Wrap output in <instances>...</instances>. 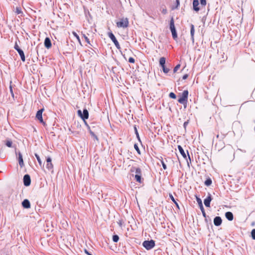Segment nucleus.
Listing matches in <instances>:
<instances>
[{
	"label": "nucleus",
	"mask_w": 255,
	"mask_h": 255,
	"mask_svg": "<svg viewBox=\"0 0 255 255\" xmlns=\"http://www.w3.org/2000/svg\"><path fill=\"white\" fill-rule=\"evenodd\" d=\"M128 18H123L120 21L117 22V26L119 28H126L128 25Z\"/></svg>",
	"instance_id": "1"
},
{
	"label": "nucleus",
	"mask_w": 255,
	"mask_h": 255,
	"mask_svg": "<svg viewBox=\"0 0 255 255\" xmlns=\"http://www.w3.org/2000/svg\"><path fill=\"white\" fill-rule=\"evenodd\" d=\"M142 246L147 250H150L155 246V242L152 240L150 241H145L143 242Z\"/></svg>",
	"instance_id": "2"
},
{
	"label": "nucleus",
	"mask_w": 255,
	"mask_h": 255,
	"mask_svg": "<svg viewBox=\"0 0 255 255\" xmlns=\"http://www.w3.org/2000/svg\"><path fill=\"white\" fill-rule=\"evenodd\" d=\"M188 91H184L182 94L181 97L178 100V102L182 104H186L188 99Z\"/></svg>",
	"instance_id": "3"
},
{
	"label": "nucleus",
	"mask_w": 255,
	"mask_h": 255,
	"mask_svg": "<svg viewBox=\"0 0 255 255\" xmlns=\"http://www.w3.org/2000/svg\"><path fill=\"white\" fill-rule=\"evenodd\" d=\"M170 29L172 33V35L174 39L177 38V34L176 31L175 27L174 25L173 18H172L170 22Z\"/></svg>",
	"instance_id": "4"
},
{
	"label": "nucleus",
	"mask_w": 255,
	"mask_h": 255,
	"mask_svg": "<svg viewBox=\"0 0 255 255\" xmlns=\"http://www.w3.org/2000/svg\"><path fill=\"white\" fill-rule=\"evenodd\" d=\"M78 114L83 120L87 119L89 117V113L87 110L86 109H84L83 112H82L81 110H78Z\"/></svg>",
	"instance_id": "5"
},
{
	"label": "nucleus",
	"mask_w": 255,
	"mask_h": 255,
	"mask_svg": "<svg viewBox=\"0 0 255 255\" xmlns=\"http://www.w3.org/2000/svg\"><path fill=\"white\" fill-rule=\"evenodd\" d=\"M108 35H109V37H110V38L114 42V43L115 44V45L116 47L117 48V49H120V48H121L120 45L118 41H117V39L116 38L115 35L112 32H109L108 33Z\"/></svg>",
	"instance_id": "6"
},
{
	"label": "nucleus",
	"mask_w": 255,
	"mask_h": 255,
	"mask_svg": "<svg viewBox=\"0 0 255 255\" xmlns=\"http://www.w3.org/2000/svg\"><path fill=\"white\" fill-rule=\"evenodd\" d=\"M135 175V180L139 182H141V170L140 168H138L137 170H136Z\"/></svg>",
	"instance_id": "7"
},
{
	"label": "nucleus",
	"mask_w": 255,
	"mask_h": 255,
	"mask_svg": "<svg viewBox=\"0 0 255 255\" xmlns=\"http://www.w3.org/2000/svg\"><path fill=\"white\" fill-rule=\"evenodd\" d=\"M31 179L28 174H25L23 176V184L25 186H28L30 185Z\"/></svg>",
	"instance_id": "8"
},
{
	"label": "nucleus",
	"mask_w": 255,
	"mask_h": 255,
	"mask_svg": "<svg viewBox=\"0 0 255 255\" xmlns=\"http://www.w3.org/2000/svg\"><path fill=\"white\" fill-rule=\"evenodd\" d=\"M44 109H42L40 110H39L37 112V114H36V118L37 119V120H38L41 123H43V125L45 126V124L44 123H43V119H42V113H43V111Z\"/></svg>",
	"instance_id": "9"
},
{
	"label": "nucleus",
	"mask_w": 255,
	"mask_h": 255,
	"mask_svg": "<svg viewBox=\"0 0 255 255\" xmlns=\"http://www.w3.org/2000/svg\"><path fill=\"white\" fill-rule=\"evenodd\" d=\"M222 222V220L221 218L219 216H216L214 219V224L216 226H219L221 225Z\"/></svg>",
	"instance_id": "10"
},
{
	"label": "nucleus",
	"mask_w": 255,
	"mask_h": 255,
	"mask_svg": "<svg viewBox=\"0 0 255 255\" xmlns=\"http://www.w3.org/2000/svg\"><path fill=\"white\" fill-rule=\"evenodd\" d=\"M22 206L24 208L29 209L30 208V203L28 199H24L22 202Z\"/></svg>",
	"instance_id": "11"
},
{
	"label": "nucleus",
	"mask_w": 255,
	"mask_h": 255,
	"mask_svg": "<svg viewBox=\"0 0 255 255\" xmlns=\"http://www.w3.org/2000/svg\"><path fill=\"white\" fill-rule=\"evenodd\" d=\"M212 198L210 194H209V196L205 199H204V203L207 207H209L210 206V202Z\"/></svg>",
	"instance_id": "12"
},
{
	"label": "nucleus",
	"mask_w": 255,
	"mask_h": 255,
	"mask_svg": "<svg viewBox=\"0 0 255 255\" xmlns=\"http://www.w3.org/2000/svg\"><path fill=\"white\" fill-rule=\"evenodd\" d=\"M18 163L20 165V166L21 167H23V165H24V163H23V157H22V154L19 152L18 153Z\"/></svg>",
	"instance_id": "13"
},
{
	"label": "nucleus",
	"mask_w": 255,
	"mask_h": 255,
	"mask_svg": "<svg viewBox=\"0 0 255 255\" xmlns=\"http://www.w3.org/2000/svg\"><path fill=\"white\" fill-rule=\"evenodd\" d=\"M44 46L49 49L51 47V42L49 38L46 37L44 40Z\"/></svg>",
	"instance_id": "14"
},
{
	"label": "nucleus",
	"mask_w": 255,
	"mask_h": 255,
	"mask_svg": "<svg viewBox=\"0 0 255 255\" xmlns=\"http://www.w3.org/2000/svg\"><path fill=\"white\" fill-rule=\"evenodd\" d=\"M199 1L198 0H193V6L194 10L198 11L199 10V7H198Z\"/></svg>",
	"instance_id": "15"
},
{
	"label": "nucleus",
	"mask_w": 255,
	"mask_h": 255,
	"mask_svg": "<svg viewBox=\"0 0 255 255\" xmlns=\"http://www.w3.org/2000/svg\"><path fill=\"white\" fill-rule=\"evenodd\" d=\"M225 217H226V218L231 221L233 220L234 219V216H233V214L232 212H227L225 213Z\"/></svg>",
	"instance_id": "16"
},
{
	"label": "nucleus",
	"mask_w": 255,
	"mask_h": 255,
	"mask_svg": "<svg viewBox=\"0 0 255 255\" xmlns=\"http://www.w3.org/2000/svg\"><path fill=\"white\" fill-rule=\"evenodd\" d=\"M194 32H195V29H194V25L191 24L190 34H191V39H192L193 43L194 42Z\"/></svg>",
	"instance_id": "17"
},
{
	"label": "nucleus",
	"mask_w": 255,
	"mask_h": 255,
	"mask_svg": "<svg viewBox=\"0 0 255 255\" xmlns=\"http://www.w3.org/2000/svg\"><path fill=\"white\" fill-rule=\"evenodd\" d=\"M17 51L19 53V55L20 56L21 60L22 61L24 62L25 61V55H24V52L22 51V50H21V49H17Z\"/></svg>",
	"instance_id": "18"
},
{
	"label": "nucleus",
	"mask_w": 255,
	"mask_h": 255,
	"mask_svg": "<svg viewBox=\"0 0 255 255\" xmlns=\"http://www.w3.org/2000/svg\"><path fill=\"white\" fill-rule=\"evenodd\" d=\"M178 150L180 152V153H181V154L182 155V156L184 158H186V153L184 150V149H183V148L182 147V146L181 145H178Z\"/></svg>",
	"instance_id": "19"
},
{
	"label": "nucleus",
	"mask_w": 255,
	"mask_h": 255,
	"mask_svg": "<svg viewBox=\"0 0 255 255\" xmlns=\"http://www.w3.org/2000/svg\"><path fill=\"white\" fill-rule=\"evenodd\" d=\"M46 168L49 170L50 171L53 169V164L51 162H46Z\"/></svg>",
	"instance_id": "20"
},
{
	"label": "nucleus",
	"mask_w": 255,
	"mask_h": 255,
	"mask_svg": "<svg viewBox=\"0 0 255 255\" xmlns=\"http://www.w3.org/2000/svg\"><path fill=\"white\" fill-rule=\"evenodd\" d=\"M165 58L164 57H161L159 59V64L161 67L165 66Z\"/></svg>",
	"instance_id": "21"
},
{
	"label": "nucleus",
	"mask_w": 255,
	"mask_h": 255,
	"mask_svg": "<svg viewBox=\"0 0 255 255\" xmlns=\"http://www.w3.org/2000/svg\"><path fill=\"white\" fill-rule=\"evenodd\" d=\"M212 182V180L210 178H208L205 180L204 183L205 185H206L207 186H209L210 185H211Z\"/></svg>",
	"instance_id": "22"
},
{
	"label": "nucleus",
	"mask_w": 255,
	"mask_h": 255,
	"mask_svg": "<svg viewBox=\"0 0 255 255\" xmlns=\"http://www.w3.org/2000/svg\"><path fill=\"white\" fill-rule=\"evenodd\" d=\"M169 197L170 198L171 200L175 203V204L176 205V207L178 208H179V205L178 204V203H177V202L175 201L174 198L173 197V195L171 194H169Z\"/></svg>",
	"instance_id": "23"
},
{
	"label": "nucleus",
	"mask_w": 255,
	"mask_h": 255,
	"mask_svg": "<svg viewBox=\"0 0 255 255\" xmlns=\"http://www.w3.org/2000/svg\"><path fill=\"white\" fill-rule=\"evenodd\" d=\"M35 156L36 157L40 166H42V161L41 160L39 156L37 153H35Z\"/></svg>",
	"instance_id": "24"
},
{
	"label": "nucleus",
	"mask_w": 255,
	"mask_h": 255,
	"mask_svg": "<svg viewBox=\"0 0 255 255\" xmlns=\"http://www.w3.org/2000/svg\"><path fill=\"white\" fill-rule=\"evenodd\" d=\"M72 34H73V35L76 38V39L78 40L79 44L80 45H82L81 44V40H80V37L78 35V34L74 31H73L72 32Z\"/></svg>",
	"instance_id": "25"
},
{
	"label": "nucleus",
	"mask_w": 255,
	"mask_h": 255,
	"mask_svg": "<svg viewBox=\"0 0 255 255\" xmlns=\"http://www.w3.org/2000/svg\"><path fill=\"white\" fill-rule=\"evenodd\" d=\"M89 131H90L91 135L94 138V139L96 140L97 141H98V138L97 136L94 133V132H93L91 130H89Z\"/></svg>",
	"instance_id": "26"
},
{
	"label": "nucleus",
	"mask_w": 255,
	"mask_h": 255,
	"mask_svg": "<svg viewBox=\"0 0 255 255\" xmlns=\"http://www.w3.org/2000/svg\"><path fill=\"white\" fill-rule=\"evenodd\" d=\"M196 200H197V203H198V204L199 205V207L203 206V204H202V201L201 199L200 198H199L197 196H196Z\"/></svg>",
	"instance_id": "27"
},
{
	"label": "nucleus",
	"mask_w": 255,
	"mask_h": 255,
	"mask_svg": "<svg viewBox=\"0 0 255 255\" xmlns=\"http://www.w3.org/2000/svg\"><path fill=\"white\" fill-rule=\"evenodd\" d=\"M119 240V237L118 235H115L113 236V241L115 243H117L118 242Z\"/></svg>",
	"instance_id": "28"
},
{
	"label": "nucleus",
	"mask_w": 255,
	"mask_h": 255,
	"mask_svg": "<svg viewBox=\"0 0 255 255\" xmlns=\"http://www.w3.org/2000/svg\"><path fill=\"white\" fill-rule=\"evenodd\" d=\"M200 209L202 212V215L204 217H206V213H205V210H204V207L203 206H202L201 207H200Z\"/></svg>",
	"instance_id": "29"
},
{
	"label": "nucleus",
	"mask_w": 255,
	"mask_h": 255,
	"mask_svg": "<svg viewBox=\"0 0 255 255\" xmlns=\"http://www.w3.org/2000/svg\"><path fill=\"white\" fill-rule=\"evenodd\" d=\"M12 141L11 140H7L5 143V145L8 147H11L12 146Z\"/></svg>",
	"instance_id": "30"
},
{
	"label": "nucleus",
	"mask_w": 255,
	"mask_h": 255,
	"mask_svg": "<svg viewBox=\"0 0 255 255\" xmlns=\"http://www.w3.org/2000/svg\"><path fill=\"white\" fill-rule=\"evenodd\" d=\"M169 96L170 98L174 99H176V95L174 93H172V92H171L169 94Z\"/></svg>",
	"instance_id": "31"
},
{
	"label": "nucleus",
	"mask_w": 255,
	"mask_h": 255,
	"mask_svg": "<svg viewBox=\"0 0 255 255\" xmlns=\"http://www.w3.org/2000/svg\"><path fill=\"white\" fill-rule=\"evenodd\" d=\"M252 238L253 240H255V229H253L251 232Z\"/></svg>",
	"instance_id": "32"
},
{
	"label": "nucleus",
	"mask_w": 255,
	"mask_h": 255,
	"mask_svg": "<svg viewBox=\"0 0 255 255\" xmlns=\"http://www.w3.org/2000/svg\"><path fill=\"white\" fill-rule=\"evenodd\" d=\"M162 68L163 69V71L165 73H167L169 71V69L167 68H166L165 66H164L163 67H162Z\"/></svg>",
	"instance_id": "33"
},
{
	"label": "nucleus",
	"mask_w": 255,
	"mask_h": 255,
	"mask_svg": "<svg viewBox=\"0 0 255 255\" xmlns=\"http://www.w3.org/2000/svg\"><path fill=\"white\" fill-rule=\"evenodd\" d=\"M138 167H136L135 166H132L130 169L131 172H135L136 170H137Z\"/></svg>",
	"instance_id": "34"
},
{
	"label": "nucleus",
	"mask_w": 255,
	"mask_h": 255,
	"mask_svg": "<svg viewBox=\"0 0 255 255\" xmlns=\"http://www.w3.org/2000/svg\"><path fill=\"white\" fill-rule=\"evenodd\" d=\"M134 147L135 148V149L137 151V152H138V154H140V150H139V149L137 146V145L136 144H134Z\"/></svg>",
	"instance_id": "35"
},
{
	"label": "nucleus",
	"mask_w": 255,
	"mask_h": 255,
	"mask_svg": "<svg viewBox=\"0 0 255 255\" xmlns=\"http://www.w3.org/2000/svg\"><path fill=\"white\" fill-rule=\"evenodd\" d=\"M180 67V64H178L177 65H176L175 67V68H174V70H173L174 72L175 73L179 69Z\"/></svg>",
	"instance_id": "36"
},
{
	"label": "nucleus",
	"mask_w": 255,
	"mask_h": 255,
	"mask_svg": "<svg viewBox=\"0 0 255 255\" xmlns=\"http://www.w3.org/2000/svg\"><path fill=\"white\" fill-rule=\"evenodd\" d=\"M15 12H16L17 14H20V13H21V9H20L19 7H16V8Z\"/></svg>",
	"instance_id": "37"
},
{
	"label": "nucleus",
	"mask_w": 255,
	"mask_h": 255,
	"mask_svg": "<svg viewBox=\"0 0 255 255\" xmlns=\"http://www.w3.org/2000/svg\"><path fill=\"white\" fill-rule=\"evenodd\" d=\"M201 5L205 6L206 4V0H200Z\"/></svg>",
	"instance_id": "38"
},
{
	"label": "nucleus",
	"mask_w": 255,
	"mask_h": 255,
	"mask_svg": "<svg viewBox=\"0 0 255 255\" xmlns=\"http://www.w3.org/2000/svg\"><path fill=\"white\" fill-rule=\"evenodd\" d=\"M83 36H84V38H85V39L86 41L88 43L90 44V41H89V39H88V38L87 37V36H86L85 35V34H83Z\"/></svg>",
	"instance_id": "39"
},
{
	"label": "nucleus",
	"mask_w": 255,
	"mask_h": 255,
	"mask_svg": "<svg viewBox=\"0 0 255 255\" xmlns=\"http://www.w3.org/2000/svg\"><path fill=\"white\" fill-rule=\"evenodd\" d=\"M128 62L131 63H133L134 62V59L132 57H130L128 59Z\"/></svg>",
	"instance_id": "40"
},
{
	"label": "nucleus",
	"mask_w": 255,
	"mask_h": 255,
	"mask_svg": "<svg viewBox=\"0 0 255 255\" xmlns=\"http://www.w3.org/2000/svg\"><path fill=\"white\" fill-rule=\"evenodd\" d=\"M161 164H162V166L163 169H166L167 168V167H166L165 163L163 161H161Z\"/></svg>",
	"instance_id": "41"
},
{
	"label": "nucleus",
	"mask_w": 255,
	"mask_h": 255,
	"mask_svg": "<svg viewBox=\"0 0 255 255\" xmlns=\"http://www.w3.org/2000/svg\"><path fill=\"white\" fill-rule=\"evenodd\" d=\"M134 130H135V134L136 135L137 138L139 140H140L139 136V134H138V133L137 130V128H134Z\"/></svg>",
	"instance_id": "42"
},
{
	"label": "nucleus",
	"mask_w": 255,
	"mask_h": 255,
	"mask_svg": "<svg viewBox=\"0 0 255 255\" xmlns=\"http://www.w3.org/2000/svg\"><path fill=\"white\" fill-rule=\"evenodd\" d=\"M14 49L17 51V49H20V48L19 47L18 45H17V44L16 43L15 44V45H14Z\"/></svg>",
	"instance_id": "43"
},
{
	"label": "nucleus",
	"mask_w": 255,
	"mask_h": 255,
	"mask_svg": "<svg viewBox=\"0 0 255 255\" xmlns=\"http://www.w3.org/2000/svg\"><path fill=\"white\" fill-rule=\"evenodd\" d=\"M51 158L50 157H48L46 159V162H51Z\"/></svg>",
	"instance_id": "44"
},
{
	"label": "nucleus",
	"mask_w": 255,
	"mask_h": 255,
	"mask_svg": "<svg viewBox=\"0 0 255 255\" xmlns=\"http://www.w3.org/2000/svg\"><path fill=\"white\" fill-rule=\"evenodd\" d=\"M10 93L11 94L12 96L13 97L14 94H13V91H12V87H11V86H10Z\"/></svg>",
	"instance_id": "45"
},
{
	"label": "nucleus",
	"mask_w": 255,
	"mask_h": 255,
	"mask_svg": "<svg viewBox=\"0 0 255 255\" xmlns=\"http://www.w3.org/2000/svg\"><path fill=\"white\" fill-rule=\"evenodd\" d=\"M188 76V75L187 74H185L183 76L182 78L183 80H185L187 78Z\"/></svg>",
	"instance_id": "46"
},
{
	"label": "nucleus",
	"mask_w": 255,
	"mask_h": 255,
	"mask_svg": "<svg viewBox=\"0 0 255 255\" xmlns=\"http://www.w3.org/2000/svg\"><path fill=\"white\" fill-rule=\"evenodd\" d=\"M162 13L163 14H166L167 13V10L166 9H163L162 10Z\"/></svg>",
	"instance_id": "47"
},
{
	"label": "nucleus",
	"mask_w": 255,
	"mask_h": 255,
	"mask_svg": "<svg viewBox=\"0 0 255 255\" xmlns=\"http://www.w3.org/2000/svg\"><path fill=\"white\" fill-rule=\"evenodd\" d=\"M85 253L88 255H92L87 250H85Z\"/></svg>",
	"instance_id": "48"
},
{
	"label": "nucleus",
	"mask_w": 255,
	"mask_h": 255,
	"mask_svg": "<svg viewBox=\"0 0 255 255\" xmlns=\"http://www.w3.org/2000/svg\"><path fill=\"white\" fill-rule=\"evenodd\" d=\"M188 124V122H185L184 123V127H186L187 125Z\"/></svg>",
	"instance_id": "49"
},
{
	"label": "nucleus",
	"mask_w": 255,
	"mask_h": 255,
	"mask_svg": "<svg viewBox=\"0 0 255 255\" xmlns=\"http://www.w3.org/2000/svg\"><path fill=\"white\" fill-rule=\"evenodd\" d=\"M176 2H177V5L178 6L179 4V0H176Z\"/></svg>",
	"instance_id": "50"
},
{
	"label": "nucleus",
	"mask_w": 255,
	"mask_h": 255,
	"mask_svg": "<svg viewBox=\"0 0 255 255\" xmlns=\"http://www.w3.org/2000/svg\"><path fill=\"white\" fill-rule=\"evenodd\" d=\"M68 130H69V131H71V132H72V131L71 130V128H68Z\"/></svg>",
	"instance_id": "51"
},
{
	"label": "nucleus",
	"mask_w": 255,
	"mask_h": 255,
	"mask_svg": "<svg viewBox=\"0 0 255 255\" xmlns=\"http://www.w3.org/2000/svg\"><path fill=\"white\" fill-rule=\"evenodd\" d=\"M188 157H189V159H190V161H191V159H190V156L189 154H188Z\"/></svg>",
	"instance_id": "52"
}]
</instances>
